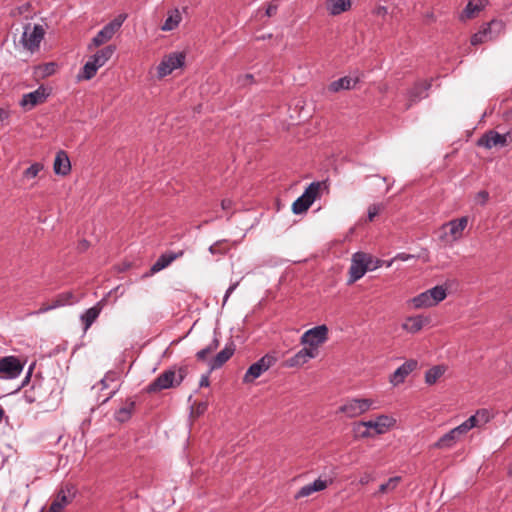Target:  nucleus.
<instances>
[{"label":"nucleus","mask_w":512,"mask_h":512,"mask_svg":"<svg viewBox=\"0 0 512 512\" xmlns=\"http://www.w3.org/2000/svg\"><path fill=\"white\" fill-rule=\"evenodd\" d=\"M188 374L187 366H173L159 374L146 388L148 393H157L179 386Z\"/></svg>","instance_id":"f257e3e1"},{"label":"nucleus","mask_w":512,"mask_h":512,"mask_svg":"<svg viewBox=\"0 0 512 512\" xmlns=\"http://www.w3.org/2000/svg\"><path fill=\"white\" fill-rule=\"evenodd\" d=\"M446 296L447 289L438 285L416 295L411 298L408 303L411 304L414 309L431 308L438 305Z\"/></svg>","instance_id":"f03ea898"},{"label":"nucleus","mask_w":512,"mask_h":512,"mask_svg":"<svg viewBox=\"0 0 512 512\" xmlns=\"http://www.w3.org/2000/svg\"><path fill=\"white\" fill-rule=\"evenodd\" d=\"M127 19V14L122 13L115 17L112 21L107 23L91 40L88 44V50H93L96 47L103 45L113 38L115 33L120 29L124 21Z\"/></svg>","instance_id":"7ed1b4c3"},{"label":"nucleus","mask_w":512,"mask_h":512,"mask_svg":"<svg viewBox=\"0 0 512 512\" xmlns=\"http://www.w3.org/2000/svg\"><path fill=\"white\" fill-rule=\"evenodd\" d=\"M505 25L501 20H492L483 24L481 28L471 36V44L476 46L497 39L504 31Z\"/></svg>","instance_id":"20e7f679"},{"label":"nucleus","mask_w":512,"mask_h":512,"mask_svg":"<svg viewBox=\"0 0 512 512\" xmlns=\"http://www.w3.org/2000/svg\"><path fill=\"white\" fill-rule=\"evenodd\" d=\"M374 401L368 398H349L338 408V413L344 414L348 418L358 417L370 409H375Z\"/></svg>","instance_id":"39448f33"},{"label":"nucleus","mask_w":512,"mask_h":512,"mask_svg":"<svg viewBox=\"0 0 512 512\" xmlns=\"http://www.w3.org/2000/svg\"><path fill=\"white\" fill-rule=\"evenodd\" d=\"M45 31L43 27L39 24H35L31 26V24H26L24 26V31L21 37V43L24 48L34 51L39 48V45L44 38Z\"/></svg>","instance_id":"423d86ee"},{"label":"nucleus","mask_w":512,"mask_h":512,"mask_svg":"<svg viewBox=\"0 0 512 512\" xmlns=\"http://www.w3.org/2000/svg\"><path fill=\"white\" fill-rule=\"evenodd\" d=\"M328 328L326 325H319L307 330L301 336V344L309 348H314L318 354V347L327 340Z\"/></svg>","instance_id":"0eeeda50"},{"label":"nucleus","mask_w":512,"mask_h":512,"mask_svg":"<svg viewBox=\"0 0 512 512\" xmlns=\"http://www.w3.org/2000/svg\"><path fill=\"white\" fill-rule=\"evenodd\" d=\"M76 495V488L71 484L62 486L55 499L50 505V512H62L63 509L72 502Z\"/></svg>","instance_id":"6e6552de"},{"label":"nucleus","mask_w":512,"mask_h":512,"mask_svg":"<svg viewBox=\"0 0 512 512\" xmlns=\"http://www.w3.org/2000/svg\"><path fill=\"white\" fill-rule=\"evenodd\" d=\"M367 253L356 252L352 255L351 265L349 268L348 283L352 284L361 279L367 272Z\"/></svg>","instance_id":"1a4fd4ad"},{"label":"nucleus","mask_w":512,"mask_h":512,"mask_svg":"<svg viewBox=\"0 0 512 512\" xmlns=\"http://www.w3.org/2000/svg\"><path fill=\"white\" fill-rule=\"evenodd\" d=\"M396 424V420L389 415H379L375 420L360 421L358 428H371L375 434L380 435L386 433L390 428Z\"/></svg>","instance_id":"9d476101"},{"label":"nucleus","mask_w":512,"mask_h":512,"mask_svg":"<svg viewBox=\"0 0 512 512\" xmlns=\"http://www.w3.org/2000/svg\"><path fill=\"white\" fill-rule=\"evenodd\" d=\"M23 370V364L14 356L0 359V377L5 379L17 378Z\"/></svg>","instance_id":"9b49d317"},{"label":"nucleus","mask_w":512,"mask_h":512,"mask_svg":"<svg viewBox=\"0 0 512 512\" xmlns=\"http://www.w3.org/2000/svg\"><path fill=\"white\" fill-rule=\"evenodd\" d=\"M49 96L47 89L40 85L36 90L24 94L19 102V105L25 110L29 111L35 106L44 103Z\"/></svg>","instance_id":"f8f14e48"},{"label":"nucleus","mask_w":512,"mask_h":512,"mask_svg":"<svg viewBox=\"0 0 512 512\" xmlns=\"http://www.w3.org/2000/svg\"><path fill=\"white\" fill-rule=\"evenodd\" d=\"M185 55L183 53H173L164 58L157 67V73L160 78L169 75L173 70L184 65Z\"/></svg>","instance_id":"ddd939ff"},{"label":"nucleus","mask_w":512,"mask_h":512,"mask_svg":"<svg viewBox=\"0 0 512 512\" xmlns=\"http://www.w3.org/2000/svg\"><path fill=\"white\" fill-rule=\"evenodd\" d=\"M273 358L265 355L262 358H260L258 361L253 363L248 370L246 371L243 382L244 383H251L257 378H259L265 371H267L270 366L272 365Z\"/></svg>","instance_id":"4468645a"},{"label":"nucleus","mask_w":512,"mask_h":512,"mask_svg":"<svg viewBox=\"0 0 512 512\" xmlns=\"http://www.w3.org/2000/svg\"><path fill=\"white\" fill-rule=\"evenodd\" d=\"M509 137V133L500 134L497 131L490 130L479 138L477 145L486 149L505 147L508 144Z\"/></svg>","instance_id":"2eb2a0df"},{"label":"nucleus","mask_w":512,"mask_h":512,"mask_svg":"<svg viewBox=\"0 0 512 512\" xmlns=\"http://www.w3.org/2000/svg\"><path fill=\"white\" fill-rule=\"evenodd\" d=\"M468 225V217L463 216L457 219H452L443 225V228H448L449 231L446 236L450 238L451 242L460 240L463 236V231Z\"/></svg>","instance_id":"dca6fc26"},{"label":"nucleus","mask_w":512,"mask_h":512,"mask_svg":"<svg viewBox=\"0 0 512 512\" xmlns=\"http://www.w3.org/2000/svg\"><path fill=\"white\" fill-rule=\"evenodd\" d=\"M418 366V362L414 359L407 360L401 366H399L394 373L390 376V383L393 386L402 384L406 377L414 371Z\"/></svg>","instance_id":"f3484780"},{"label":"nucleus","mask_w":512,"mask_h":512,"mask_svg":"<svg viewBox=\"0 0 512 512\" xmlns=\"http://www.w3.org/2000/svg\"><path fill=\"white\" fill-rule=\"evenodd\" d=\"M430 323V318L423 315L407 317L402 323V329L408 333L415 334Z\"/></svg>","instance_id":"a211bd4d"},{"label":"nucleus","mask_w":512,"mask_h":512,"mask_svg":"<svg viewBox=\"0 0 512 512\" xmlns=\"http://www.w3.org/2000/svg\"><path fill=\"white\" fill-rule=\"evenodd\" d=\"M235 346L233 343L227 344L217 355L209 362L210 370L221 368L234 354Z\"/></svg>","instance_id":"6ab92c4d"},{"label":"nucleus","mask_w":512,"mask_h":512,"mask_svg":"<svg viewBox=\"0 0 512 512\" xmlns=\"http://www.w3.org/2000/svg\"><path fill=\"white\" fill-rule=\"evenodd\" d=\"M317 353H315L314 348H309L307 346L300 349L294 356L287 360V365L289 367L301 366L307 363L310 359L315 358Z\"/></svg>","instance_id":"aec40b11"},{"label":"nucleus","mask_w":512,"mask_h":512,"mask_svg":"<svg viewBox=\"0 0 512 512\" xmlns=\"http://www.w3.org/2000/svg\"><path fill=\"white\" fill-rule=\"evenodd\" d=\"M103 309V300L97 302L93 307L87 309L80 315V319L84 326V331H87L92 324L97 320Z\"/></svg>","instance_id":"412c9836"},{"label":"nucleus","mask_w":512,"mask_h":512,"mask_svg":"<svg viewBox=\"0 0 512 512\" xmlns=\"http://www.w3.org/2000/svg\"><path fill=\"white\" fill-rule=\"evenodd\" d=\"M53 169L55 174L66 176L71 171V163L67 153L63 150L57 152L54 160Z\"/></svg>","instance_id":"4be33fe9"},{"label":"nucleus","mask_w":512,"mask_h":512,"mask_svg":"<svg viewBox=\"0 0 512 512\" xmlns=\"http://www.w3.org/2000/svg\"><path fill=\"white\" fill-rule=\"evenodd\" d=\"M352 6V0H326L325 8L329 15L338 16L349 11Z\"/></svg>","instance_id":"5701e85b"},{"label":"nucleus","mask_w":512,"mask_h":512,"mask_svg":"<svg viewBox=\"0 0 512 512\" xmlns=\"http://www.w3.org/2000/svg\"><path fill=\"white\" fill-rule=\"evenodd\" d=\"M460 438L461 437L457 434V432L454 429H451L449 432L440 437L433 444V447L437 449H450L456 445Z\"/></svg>","instance_id":"b1692460"},{"label":"nucleus","mask_w":512,"mask_h":512,"mask_svg":"<svg viewBox=\"0 0 512 512\" xmlns=\"http://www.w3.org/2000/svg\"><path fill=\"white\" fill-rule=\"evenodd\" d=\"M116 48L113 45L105 46L104 48L98 50L95 54H93L89 59L97 65L98 68L103 67L107 61L112 57Z\"/></svg>","instance_id":"393cba45"},{"label":"nucleus","mask_w":512,"mask_h":512,"mask_svg":"<svg viewBox=\"0 0 512 512\" xmlns=\"http://www.w3.org/2000/svg\"><path fill=\"white\" fill-rule=\"evenodd\" d=\"M358 82V78H352L344 76L330 83L329 90L331 92H339L340 90H348L355 87Z\"/></svg>","instance_id":"a878e982"},{"label":"nucleus","mask_w":512,"mask_h":512,"mask_svg":"<svg viewBox=\"0 0 512 512\" xmlns=\"http://www.w3.org/2000/svg\"><path fill=\"white\" fill-rule=\"evenodd\" d=\"M182 254H183L182 251L179 253L168 252V253L162 254L156 260V262L152 265L151 271L153 273L161 271L162 269L166 268L170 263H172L176 258L181 256Z\"/></svg>","instance_id":"bb28decb"},{"label":"nucleus","mask_w":512,"mask_h":512,"mask_svg":"<svg viewBox=\"0 0 512 512\" xmlns=\"http://www.w3.org/2000/svg\"><path fill=\"white\" fill-rule=\"evenodd\" d=\"M182 21L181 13L178 9H173L168 12L167 18L161 26L162 31H172L176 29Z\"/></svg>","instance_id":"cd10ccee"},{"label":"nucleus","mask_w":512,"mask_h":512,"mask_svg":"<svg viewBox=\"0 0 512 512\" xmlns=\"http://www.w3.org/2000/svg\"><path fill=\"white\" fill-rule=\"evenodd\" d=\"M431 84L427 82L417 83L409 91V97L412 102H416L427 96L426 92L430 88Z\"/></svg>","instance_id":"c85d7f7f"},{"label":"nucleus","mask_w":512,"mask_h":512,"mask_svg":"<svg viewBox=\"0 0 512 512\" xmlns=\"http://www.w3.org/2000/svg\"><path fill=\"white\" fill-rule=\"evenodd\" d=\"M98 67L97 65H95L91 59H89L85 64L84 66L82 67L81 71L79 72V74L77 75V79L78 81H81V80H90L92 79L97 71H98Z\"/></svg>","instance_id":"c756f323"},{"label":"nucleus","mask_w":512,"mask_h":512,"mask_svg":"<svg viewBox=\"0 0 512 512\" xmlns=\"http://www.w3.org/2000/svg\"><path fill=\"white\" fill-rule=\"evenodd\" d=\"M445 373V367L443 365H436L430 368L425 373V382L428 385L435 384L438 379Z\"/></svg>","instance_id":"7c9ffc66"},{"label":"nucleus","mask_w":512,"mask_h":512,"mask_svg":"<svg viewBox=\"0 0 512 512\" xmlns=\"http://www.w3.org/2000/svg\"><path fill=\"white\" fill-rule=\"evenodd\" d=\"M135 408L134 401H127L125 406L118 409L115 413V418L119 422H126L131 418L132 412Z\"/></svg>","instance_id":"2f4dec72"},{"label":"nucleus","mask_w":512,"mask_h":512,"mask_svg":"<svg viewBox=\"0 0 512 512\" xmlns=\"http://www.w3.org/2000/svg\"><path fill=\"white\" fill-rule=\"evenodd\" d=\"M484 8L481 1L479 4H474L473 1H469L460 15L461 20L472 19L477 12H480Z\"/></svg>","instance_id":"473e14b6"},{"label":"nucleus","mask_w":512,"mask_h":512,"mask_svg":"<svg viewBox=\"0 0 512 512\" xmlns=\"http://www.w3.org/2000/svg\"><path fill=\"white\" fill-rule=\"evenodd\" d=\"M321 184V182L310 183L309 186L305 189L304 193L302 194L303 198L311 205L316 200L319 194Z\"/></svg>","instance_id":"72a5a7b5"},{"label":"nucleus","mask_w":512,"mask_h":512,"mask_svg":"<svg viewBox=\"0 0 512 512\" xmlns=\"http://www.w3.org/2000/svg\"><path fill=\"white\" fill-rule=\"evenodd\" d=\"M74 302V294L71 291H66L58 294L53 300L56 308L70 305Z\"/></svg>","instance_id":"f704fd0d"},{"label":"nucleus","mask_w":512,"mask_h":512,"mask_svg":"<svg viewBox=\"0 0 512 512\" xmlns=\"http://www.w3.org/2000/svg\"><path fill=\"white\" fill-rule=\"evenodd\" d=\"M218 346H219V340L216 337H214V339L211 341V343L207 347H205L197 352V354H196L197 359L200 361H204L209 354H211L213 351H215L218 348Z\"/></svg>","instance_id":"c9c22d12"},{"label":"nucleus","mask_w":512,"mask_h":512,"mask_svg":"<svg viewBox=\"0 0 512 512\" xmlns=\"http://www.w3.org/2000/svg\"><path fill=\"white\" fill-rule=\"evenodd\" d=\"M401 481L400 476H394L388 479L386 483L379 486V493H388L394 491Z\"/></svg>","instance_id":"e433bc0d"},{"label":"nucleus","mask_w":512,"mask_h":512,"mask_svg":"<svg viewBox=\"0 0 512 512\" xmlns=\"http://www.w3.org/2000/svg\"><path fill=\"white\" fill-rule=\"evenodd\" d=\"M311 206L310 203H308L303 196L301 195L298 197L294 203L292 204V211L294 214L298 215L301 214L309 209Z\"/></svg>","instance_id":"4c0bfd02"},{"label":"nucleus","mask_w":512,"mask_h":512,"mask_svg":"<svg viewBox=\"0 0 512 512\" xmlns=\"http://www.w3.org/2000/svg\"><path fill=\"white\" fill-rule=\"evenodd\" d=\"M42 169L43 165L41 163H33L23 172V177L26 179H33L38 176Z\"/></svg>","instance_id":"58836bf2"},{"label":"nucleus","mask_w":512,"mask_h":512,"mask_svg":"<svg viewBox=\"0 0 512 512\" xmlns=\"http://www.w3.org/2000/svg\"><path fill=\"white\" fill-rule=\"evenodd\" d=\"M332 483V480L329 479H321V478H318L316 479L313 483H310L308 484L310 486V488L312 489L313 492H318V491H323L325 490L329 484Z\"/></svg>","instance_id":"ea45409f"},{"label":"nucleus","mask_w":512,"mask_h":512,"mask_svg":"<svg viewBox=\"0 0 512 512\" xmlns=\"http://www.w3.org/2000/svg\"><path fill=\"white\" fill-rule=\"evenodd\" d=\"M475 415L480 426L488 423L493 417L492 413L488 409H479L476 411Z\"/></svg>","instance_id":"a19ab883"},{"label":"nucleus","mask_w":512,"mask_h":512,"mask_svg":"<svg viewBox=\"0 0 512 512\" xmlns=\"http://www.w3.org/2000/svg\"><path fill=\"white\" fill-rule=\"evenodd\" d=\"M31 10V4L29 2H26L18 7H16L15 9H13L11 11V16L13 17H16V16H20V15H25V17H29L27 14L30 12Z\"/></svg>","instance_id":"79ce46f5"},{"label":"nucleus","mask_w":512,"mask_h":512,"mask_svg":"<svg viewBox=\"0 0 512 512\" xmlns=\"http://www.w3.org/2000/svg\"><path fill=\"white\" fill-rule=\"evenodd\" d=\"M366 262H367V271H374L384 264L383 260L374 258L370 254H367Z\"/></svg>","instance_id":"37998d69"},{"label":"nucleus","mask_w":512,"mask_h":512,"mask_svg":"<svg viewBox=\"0 0 512 512\" xmlns=\"http://www.w3.org/2000/svg\"><path fill=\"white\" fill-rule=\"evenodd\" d=\"M255 82L254 76L252 74H244L239 75L236 79V84L239 87H246L248 85H251Z\"/></svg>","instance_id":"c03bdc74"},{"label":"nucleus","mask_w":512,"mask_h":512,"mask_svg":"<svg viewBox=\"0 0 512 512\" xmlns=\"http://www.w3.org/2000/svg\"><path fill=\"white\" fill-rule=\"evenodd\" d=\"M116 380V373L107 372L105 376L100 380L101 389L104 390L109 387V382H114Z\"/></svg>","instance_id":"a18cd8bd"},{"label":"nucleus","mask_w":512,"mask_h":512,"mask_svg":"<svg viewBox=\"0 0 512 512\" xmlns=\"http://www.w3.org/2000/svg\"><path fill=\"white\" fill-rule=\"evenodd\" d=\"M382 206L380 204H373L368 208V220L373 221V219L379 214L382 210Z\"/></svg>","instance_id":"49530a36"},{"label":"nucleus","mask_w":512,"mask_h":512,"mask_svg":"<svg viewBox=\"0 0 512 512\" xmlns=\"http://www.w3.org/2000/svg\"><path fill=\"white\" fill-rule=\"evenodd\" d=\"M223 244V241H217L214 244L210 245L209 252L211 254H225L226 249H223L221 245Z\"/></svg>","instance_id":"de8ad7c7"},{"label":"nucleus","mask_w":512,"mask_h":512,"mask_svg":"<svg viewBox=\"0 0 512 512\" xmlns=\"http://www.w3.org/2000/svg\"><path fill=\"white\" fill-rule=\"evenodd\" d=\"M313 493L314 492L312 491L310 486L307 484V485H304L303 487L300 488V490L295 495V498L299 499V498L308 497V496H310Z\"/></svg>","instance_id":"09e8293b"},{"label":"nucleus","mask_w":512,"mask_h":512,"mask_svg":"<svg viewBox=\"0 0 512 512\" xmlns=\"http://www.w3.org/2000/svg\"><path fill=\"white\" fill-rule=\"evenodd\" d=\"M54 309H56V307L52 301L50 304H42L39 310L30 313V315H40Z\"/></svg>","instance_id":"8fccbe9b"},{"label":"nucleus","mask_w":512,"mask_h":512,"mask_svg":"<svg viewBox=\"0 0 512 512\" xmlns=\"http://www.w3.org/2000/svg\"><path fill=\"white\" fill-rule=\"evenodd\" d=\"M457 434L460 436V437H463L466 433H468L471 428L469 427V425L467 424L466 421H464L463 423H461L460 425H458L457 427L453 428Z\"/></svg>","instance_id":"3c124183"},{"label":"nucleus","mask_w":512,"mask_h":512,"mask_svg":"<svg viewBox=\"0 0 512 512\" xmlns=\"http://www.w3.org/2000/svg\"><path fill=\"white\" fill-rule=\"evenodd\" d=\"M489 199V193L485 190H481L476 195V201L480 205H485Z\"/></svg>","instance_id":"603ef678"},{"label":"nucleus","mask_w":512,"mask_h":512,"mask_svg":"<svg viewBox=\"0 0 512 512\" xmlns=\"http://www.w3.org/2000/svg\"><path fill=\"white\" fill-rule=\"evenodd\" d=\"M362 428H358V423L355 425V428L354 430L359 434L360 437L362 438H368V437H371L372 434L370 432V429L371 428H363V430H361Z\"/></svg>","instance_id":"864d4df0"},{"label":"nucleus","mask_w":512,"mask_h":512,"mask_svg":"<svg viewBox=\"0 0 512 512\" xmlns=\"http://www.w3.org/2000/svg\"><path fill=\"white\" fill-rule=\"evenodd\" d=\"M239 282L232 283L228 289L225 292L224 298H223V305L227 302L230 295L234 292V290L237 288Z\"/></svg>","instance_id":"5fc2aeb1"},{"label":"nucleus","mask_w":512,"mask_h":512,"mask_svg":"<svg viewBox=\"0 0 512 512\" xmlns=\"http://www.w3.org/2000/svg\"><path fill=\"white\" fill-rule=\"evenodd\" d=\"M277 9H278L277 4L270 3L267 6V9H266V12H265L266 16L271 17V16L275 15L276 12H277Z\"/></svg>","instance_id":"6e6d98bb"},{"label":"nucleus","mask_w":512,"mask_h":512,"mask_svg":"<svg viewBox=\"0 0 512 512\" xmlns=\"http://www.w3.org/2000/svg\"><path fill=\"white\" fill-rule=\"evenodd\" d=\"M374 14L377 16L385 17L388 14V8L386 6H378L375 8Z\"/></svg>","instance_id":"4d7b16f0"},{"label":"nucleus","mask_w":512,"mask_h":512,"mask_svg":"<svg viewBox=\"0 0 512 512\" xmlns=\"http://www.w3.org/2000/svg\"><path fill=\"white\" fill-rule=\"evenodd\" d=\"M467 422V424L469 425V427L472 429L474 427H479V423H478V419L476 417V415H472L470 416L468 419L465 420Z\"/></svg>","instance_id":"13d9d810"},{"label":"nucleus","mask_w":512,"mask_h":512,"mask_svg":"<svg viewBox=\"0 0 512 512\" xmlns=\"http://www.w3.org/2000/svg\"><path fill=\"white\" fill-rule=\"evenodd\" d=\"M413 256L410 255V254H406V253H399L395 256V260H401V261H407L409 259H411Z\"/></svg>","instance_id":"bf43d9fd"},{"label":"nucleus","mask_w":512,"mask_h":512,"mask_svg":"<svg viewBox=\"0 0 512 512\" xmlns=\"http://www.w3.org/2000/svg\"><path fill=\"white\" fill-rule=\"evenodd\" d=\"M209 383L210 382H209L208 375H202L200 382H199V386L200 387H208Z\"/></svg>","instance_id":"052dcab7"},{"label":"nucleus","mask_w":512,"mask_h":512,"mask_svg":"<svg viewBox=\"0 0 512 512\" xmlns=\"http://www.w3.org/2000/svg\"><path fill=\"white\" fill-rule=\"evenodd\" d=\"M54 67H55V64L54 63H48L45 65V73L47 75L49 74H52L54 72Z\"/></svg>","instance_id":"680f3d73"},{"label":"nucleus","mask_w":512,"mask_h":512,"mask_svg":"<svg viewBox=\"0 0 512 512\" xmlns=\"http://www.w3.org/2000/svg\"><path fill=\"white\" fill-rule=\"evenodd\" d=\"M232 201L229 199H224L221 202L222 209L227 210L231 207Z\"/></svg>","instance_id":"e2e57ef3"},{"label":"nucleus","mask_w":512,"mask_h":512,"mask_svg":"<svg viewBox=\"0 0 512 512\" xmlns=\"http://www.w3.org/2000/svg\"><path fill=\"white\" fill-rule=\"evenodd\" d=\"M9 117V114L3 108H0V121H4Z\"/></svg>","instance_id":"0e129e2a"},{"label":"nucleus","mask_w":512,"mask_h":512,"mask_svg":"<svg viewBox=\"0 0 512 512\" xmlns=\"http://www.w3.org/2000/svg\"><path fill=\"white\" fill-rule=\"evenodd\" d=\"M117 389H113L102 401V403L107 402L110 398L113 397V395L116 393Z\"/></svg>","instance_id":"69168bd1"},{"label":"nucleus","mask_w":512,"mask_h":512,"mask_svg":"<svg viewBox=\"0 0 512 512\" xmlns=\"http://www.w3.org/2000/svg\"><path fill=\"white\" fill-rule=\"evenodd\" d=\"M87 246H88V243H87V241H86V240H83V241L80 243V247H81V249H86V248H87Z\"/></svg>","instance_id":"338daca9"},{"label":"nucleus","mask_w":512,"mask_h":512,"mask_svg":"<svg viewBox=\"0 0 512 512\" xmlns=\"http://www.w3.org/2000/svg\"><path fill=\"white\" fill-rule=\"evenodd\" d=\"M394 260H395V259H392V260H390V261H384V264L386 265V267H390V266L392 265V263H393V261H394Z\"/></svg>","instance_id":"774afa93"}]
</instances>
